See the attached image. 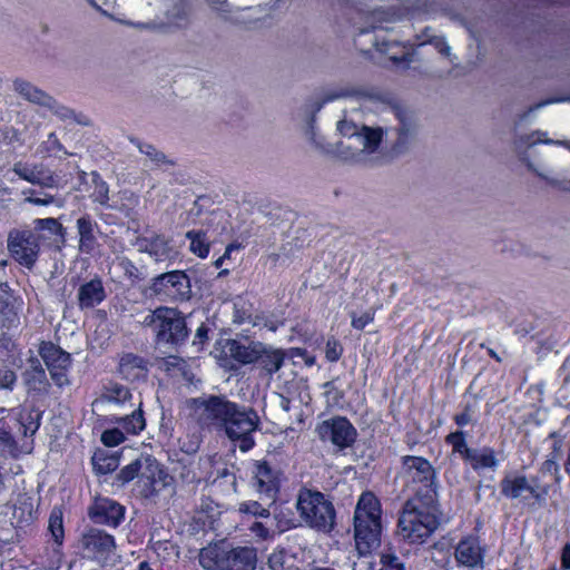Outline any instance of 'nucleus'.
Here are the masks:
<instances>
[{
	"label": "nucleus",
	"instance_id": "680f3d73",
	"mask_svg": "<svg viewBox=\"0 0 570 570\" xmlns=\"http://www.w3.org/2000/svg\"><path fill=\"white\" fill-rule=\"evenodd\" d=\"M444 475L450 487H460L464 481V476L460 474V469L455 465H450Z\"/></svg>",
	"mask_w": 570,
	"mask_h": 570
},
{
	"label": "nucleus",
	"instance_id": "c03bdc74",
	"mask_svg": "<svg viewBox=\"0 0 570 570\" xmlns=\"http://www.w3.org/2000/svg\"><path fill=\"white\" fill-rule=\"evenodd\" d=\"M380 570H405L404 563L396 556L395 551L389 547L381 553Z\"/></svg>",
	"mask_w": 570,
	"mask_h": 570
},
{
	"label": "nucleus",
	"instance_id": "58836bf2",
	"mask_svg": "<svg viewBox=\"0 0 570 570\" xmlns=\"http://www.w3.org/2000/svg\"><path fill=\"white\" fill-rule=\"evenodd\" d=\"M140 405L141 402L138 403V407H140ZM117 422L129 434H137L145 428V419L140 409L132 411L130 415L119 417Z\"/></svg>",
	"mask_w": 570,
	"mask_h": 570
},
{
	"label": "nucleus",
	"instance_id": "39448f33",
	"mask_svg": "<svg viewBox=\"0 0 570 570\" xmlns=\"http://www.w3.org/2000/svg\"><path fill=\"white\" fill-rule=\"evenodd\" d=\"M358 110H363L362 119H370V125L373 127L383 128V136L389 131L395 134V139L392 142V149L396 153H402L407 149L410 144L415 139L417 132V124L414 115L403 108L385 106L382 111V120L384 122H393L390 126H381L373 121V117L366 114L370 108L363 105Z\"/></svg>",
	"mask_w": 570,
	"mask_h": 570
},
{
	"label": "nucleus",
	"instance_id": "c85d7f7f",
	"mask_svg": "<svg viewBox=\"0 0 570 570\" xmlns=\"http://www.w3.org/2000/svg\"><path fill=\"white\" fill-rule=\"evenodd\" d=\"M36 520L33 500L27 494L18 495L12 505L11 524L16 528L30 525Z\"/></svg>",
	"mask_w": 570,
	"mask_h": 570
},
{
	"label": "nucleus",
	"instance_id": "e2e57ef3",
	"mask_svg": "<svg viewBox=\"0 0 570 570\" xmlns=\"http://www.w3.org/2000/svg\"><path fill=\"white\" fill-rule=\"evenodd\" d=\"M238 7H233L227 0L223 2L219 7H217L214 11L218 14V17L225 21L230 23L233 20V14Z\"/></svg>",
	"mask_w": 570,
	"mask_h": 570
},
{
	"label": "nucleus",
	"instance_id": "6e6d98bb",
	"mask_svg": "<svg viewBox=\"0 0 570 570\" xmlns=\"http://www.w3.org/2000/svg\"><path fill=\"white\" fill-rule=\"evenodd\" d=\"M137 147L139 151L149 158V160L156 165L168 163L164 153L156 149L153 145L138 142Z\"/></svg>",
	"mask_w": 570,
	"mask_h": 570
},
{
	"label": "nucleus",
	"instance_id": "8fccbe9b",
	"mask_svg": "<svg viewBox=\"0 0 570 570\" xmlns=\"http://www.w3.org/2000/svg\"><path fill=\"white\" fill-rule=\"evenodd\" d=\"M92 181L95 184L92 199L101 205H107L109 200L108 185L100 178V176L97 173L92 174Z\"/></svg>",
	"mask_w": 570,
	"mask_h": 570
},
{
	"label": "nucleus",
	"instance_id": "9b49d317",
	"mask_svg": "<svg viewBox=\"0 0 570 570\" xmlns=\"http://www.w3.org/2000/svg\"><path fill=\"white\" fill-rule=\"evenodd\" d=\"M253 485L268 505L275 502L279 490L281 472L266 461H256L253 466Z\"/></svg>",
	"mask_w": 570,
	"mask_h": 570
},
{
	"label": "nucleus",
	"instance_id": "4c0bfd02",
	"mask_svg": "<svg viewBox=\"0 0 570 570\" xmlns=\"http://www.w3.org/2000/svg\"><path fill=\"white\" fill-rule=\"evenodd\" d=\"M101 400L115 404H125L130 402L131 394L126 386L119 383H109L105 386Z\"/></svg>",
	"mask_w": 570,
	"mask_h": 570
},
{
	"label": "nucleus",
	"instance_id": "69168bd1",
	"mask_svg": "<svg viewBox=\"0 0 570 570\" xmlns=\"http://www.w3.org/2000/svg\"><path fill=\"white\" fill-rule=\"evenodd\" d=\"M540 471L543 473V474H551L554 476V480L556 482H559L560 481V476H559V465L557 463L556 460L553 459H547L542 465H541V469Z\"/></svg>",
	"mask_w": 570,
	"mask_h": 570
},
{
	"label": "nucleus",
	"instance_id": "f8f14e48",
	"mask_svg": "<svg viewBox=\"0 0 570 570\" xmlns=\"http://www.w3.org/2000/svg\"><path fill=\"white\" fill-rule=\"evenodd\" d=\"M39 354L45 361L55 383L58 386L68 384L67 371L71 364L70 354L51 342H41Z\"/></svg>",
	"mask_w": 570,
	"mask_h": 570
},
{
	"label": "nucleus",
	"instance_id": "4468645a",
	"mask_svg": "<svg viewBox=\"0 0 570 570\" xmlns=\"http://www.w3.org/2000/svg\"><path fill=\"white\" fill-rule=\"evenodd\" d=\"M501 493L509 499L523 498L529 493L534 500L542 502L549 493L548 485H540L537 479L530 482L524 475H507L500 483Z\"/></svg>",
	"mask_w": 570,
	"mask_h": 570
},
{
	"label": "nucleus",
	"instance_id": "f03ea898",
	"mask_svg": "<svg viewBox=\"0 0 570 570\" xmlns=\"http://www.w3.org/2000/svg\"><path fill=\"white\" fill-rule=\"evenodd\" d=\"M539 144H558L570 148V142L552 140L546 131L535 129L528 132H514L511 150L520 165L548 187L570 193V155L550 151L544 154L543 158L537 159L532 148Z\"/></svg>",
	"mask_w": 570,
	"mask_h": 570
},
{
	"label": "nucleus",
	"instance_id": "1a4fd4ad",
	"mask_svg": "<svg viewBox=\"0 0 570 570\" xmlns=\"http://www.w3.org/2000/svg\"><path fill=\"white\" fill-rule=\"evenodd\" d=\"M151 291L163 299L185 302L191 297L190 279L183 271L156 276L153 279Z\"/></svg>",
	"mask_w": 570,
	"mask_h": 570
},
{
	"label": "nucleus",
	"instance_id": "7c9ffc66",
	"mask_svg": "<svg viewBox=\"0 0 570 570\" xmlns=\"http://www.w3.org/2000/svg\"><path fill=\"white\" fill-rule=\"evenodd\" d=\"M256 550L250 547H238L228 551L226 570H255Z\"/></svg>",
	"mask_w": 570,
	"mask_h": 570
},
{
	"label": "nucleus",
	"instance_id": "774afa93",
	"mask_svg": "<svg viewBox=\"0 0 570 570\" xmlns=\"http://www.w3.org/2000/svg\"><path fill=\"white\" fill-rule=\"evenodd\" d=\"M438 35L433 31L432 28L426 27L424 30H422L417 36V46H425L430 45V39L435 38Z\"/></svg>",
	"mask_w": 570,
	"mask_h": 570
},
{
	"label": "nucleus",
	"instance_id": "f257e3e1",
	"mask_svg": "<svg viewBox=\"0 0 570 570\" xmlns=\"http://www.w3.org/2000/svg\"><path fill=\"white\" fill-rule=\"evenodd\" d=\"M363 110L345 111L337 121L336 129L341 140L335 145L325 144L317 134L314 120L307 124L305 137L320 153L335 157L344 163L368 165L374 159L383 140V128L371 126L370 119H362Z\"/></svg>",
	"mask_w": 570,
	"mask_h": 570
},
{
	"label": "nucleus",
	"instance_id": "de8ad7c7",
	"mask_svg": "<svg viewBox=\"0 0 570 570\" xmlns=\"http://www.w3.org/2000/svg\"><path fill=\"white\" fill-rule=\"evenodd\" d=\"M43 108H47L50 110L55 116L62 120H70L75 119L76 115L73 110L70 108L59 104L52 96L49 97L48 101L43 106Z\"/></svg>",
	"mask_w": 570,
	"mask_h": 570
},
{
	"label": "nucleus",
	"instance_id": "aec40b11",
	"mask_svg": "<svg viewBox=\"0 0 570 570\" xmlns=\"http://www.w3.org/2000/svg\"><path fill=\"white\" fill-rule=\"evenodd\" d=\"M141 463L144 465L140 472V480H146L145 495L158 492L170 484L171 478L160 468L156 460L146 456Z\"/></svg>",
	"mask_w": 570,
	"mask_h": 570
},
{
	"label": "nucleus",
	"instance_id": "2eb2a0df",
	"mask_svg": "<svg viewBox=\"0 0 570 570\" xmlns=\"http://www.w3.org/2000/svg\"><path fill=\"white\" fill-rule=\"evenodd\" d=\"M403 471L409 480L435 492V471L431 463L421 456H404Z\"/></svg>",
	"mask_w": 570,
	"mask_h": 570
},
{
	"label": "nucleus",
	"instance_id": "c756f323",
	"mask_svg": "<svg viewBox=\"0 0 570 570\" xmlns=\"http://www.w3.org/2000/svg\"><path fill=\"white\" fill-rule=\"evenodd\" d=\"M106 297L101 279L94 278L82 284L78 289V303L80 308H92Z\"/></svg>",
	"mask_w": 570,
	"mask_h": 570
},
{
	"label": "nucleus",
	"instance_id": "412c9836",
	"mask_svg": "<svg viewBox=\"0 0 570 570\" xmlns=\"http://www.w3.org/2000/svg\"><path fill=\"white\" fill-rule=\"evenodd\" d=\"M19 308L20 303L8 283H0V327L18 326Z\"/></svg>",
	"mask_w": 570,
	"mask_h": 570
},
{
	"label": "nucleus",
	"instance_id": "6ab92c4d",
	"mask_svg": "<svg viewBox=\"0 0 570 570\" xmlns=\"http://www.w3.org/2000/svg\"><path fill=\"white\" fill-rule=\"evenodd\" d=\"M12 171L21 179L40 186L41 188H53L58 186V178L53 173L45 169L42 166H29L22 161L13 165Z\"/></svg>",
	"mask_w": 570,
	"mask_h": 570
},
{
	"label": "nucleus",
	"instance_id": "bb28decb",
	"mask_svg": "<svg viewBox=\"0 0 570 570\" xmlns=\"http://www.w3.org/2000/svg\"><path fill=\"white\" fill-rule=\"evenodd\" d=\"M266 20L265 10L261 7L237 8L233 14L232 24L245 30H256L261 28Z\"/></svg>",
	"mask_w": 570,
	"mask_h": 570
},
{
	"label": "nucleus",
	"instance_id": "dca6fc26",
	"mask_svg": "<svg viewBox=\"0 0 570 570\" xmlns=\"http://www.w3.org/2000/svg\"><path fill=\"white\" fill-rule=\"evenodd\" d=\"M136 246L139 252L147 253L157 263L171 262L177 257L170 240L163 235L138 237Z\"/></svg>",
	"mask_w": 570,
	"mask_h": 570
},
{
	"label": "nucleus",
	"instance_id": "13d9d810",
	"mask_svg": "<svg viewBox=\"0 0 570 570\" xmlns=\"http://www.w3.org/2000/svg\"><path fill=\"white\" fill-rule=\"evenodd\" d=\"M250 316H252L250 307L246 302L239 299L238 302L234 303V322L235 323H238V324L245 323L246 321L250 320Z\"/></svg>",
	"mask_w": 570,
	"mask_h": 570
},
{
	"label": "nucleus",
	"instance_id": "052dcab7",
	"mask_svg": "<svg viewBox=\"0 0 570 570\" xmlns=\"http://www.w3.org/2000/svg\"><path fill=\"white\" fill-rule=\"evenodd\" d=\"M343 352L342 345L336 340H328L325 347V355L330 362H336Z\"/></svg>",
	"mask_w": 570,
	"mask_h": 570
},
{
	"label": "nucleus",
	"instance_id": "e433bc0d",
	"mask_svg": "<svg viewBox=\"0 0 570 570\" xmlns=\"http://www.w3.org/2000/svg\"><path fill=\"white\" fill-rule=\"evenodd\" d=\"M18 422L23 436H32L40 426V412L33 409H23L19 413Z\"/></svg>",
	"mask_w": 570,
	"mask_h": 570
},
{
	"label": "nucleus",
	"instance_id": "5fc2aeb1",
	"mask_svg": "<svg viewBox=\"0 0 570 570\" xmlns=\"http://www.w3.org/2000/svg\"><path fill=\"white\" fill-rule=\"evenodd\" d=\"M35 225L37 229L40 230H49L53 235L65 236V228L56 218H38L35 220Z\"/></svg>",
	"mask_w": 570,
	"mask_h": 570
},
{
	"label": "nucleus",
	"instance_id": "a19ab883",
	"mask_svg": "<svg viewBox=\"0 0 570 570\" xmlns=\"http://www.w3.org/2000/svg\"><path fill=\"white\" fill-rule=\"evenodd\" d=\"M92 465L97 473L107 474L118 468L119 461L116 456L107 455L105 452L100 451L94 454Z\"/></svg>",
	"mask_w": 570,
	"mask_h": 570
},
{
	"label": "nucleus",
	"instance_id": "3c124183",
	"mask_svg": "<svg viewBox=\"0 0 570 570\" xmlns=\"http://www.w3.org/2000/svg\"><path fill=\"white\" fill-rule=\"evenodd\" d=\"M562 101H570V97H553V98L543 99L539 102H535V104L529 106L527 109H524L522 112H520L518 115V118L520 121H523V120L528 119L537 110H539L548 105L562 102Z\"/></svg>",
	"mask_w": 570,
	"mask_h": 570
},
{
	"label": "nucleus",
	"instance_id": "79ce46f5",
	"mask_svg": "<svg viewBox=\"0 0 570 570\" xmlns=\"http://www.w3.org/2000/svg\"><path fill=\"white\" fill-rule=\"evenodd\" d=\"M379 51L386 53L391 61L394 63L406 62L410 63L413 61V53L402 52L401 56H397V52L394 51L395 48H399L400 45L395 41H382L375 43Z\"/></svg>",
	"mask_w": 570,
	"mask_h": 570
},
{
	"label": "nucleus",
	"instance_id": "5701e85b",
	"mask_svg": "<svg viewBox=\"0 0 570 570\" xmlns=\"http://www.w3.org/2000/svg\"><path fill=\"white\" fill-rule=\"evenodd\" d=\"M456 561L468 568L483 566V552L475 538L461 540L455 549Z\"/></svg>",
	"mask_w": 570,
	"mask_h": 570
},
{
	"label": "nucleus",
	"instance_id": "b1692460",
	"mask_svg": "<svg viewBox=\"0 0 570 570\" xmlns=\"http://www.w3.org/2000/svg\"><path fill=\"white\" fill-rule=\"evenodd\" d=\"M27 364L28 366L22 377L28 391L38 393L48 392L49 382L41 362L36 356H31L28 358Z\"/></svg>",
	"mask_w": 570,
	"mask_h": 570
},
{
	"label": "nucleus",
	"instance_id": "f704fd0d",
	"mask_svg": "<svg viewBox=\"0 0 570 570\" xmlns=\"http://www.w3.org/2000/svg\"><path fill=\"white\" fill-rule=\"evenodd\" d=\"M272 404L278 412L281 419L291 421L294 416L298 422H302V414L299 413V405L293 404L292 400L283 394L274 393L272 396Z\"/></svg>",
	"mask_w": 570,
	"mask_h": 570
},
{
	"label": "nucleus",
	"instance_id": "4d7b16f0",
	"mask_svg": "<svg viewBox=\"0 0 570 570\" xmlns=\"http://www.w3.org/2000/svg\"><path fill=\"white\" fill-rule=\"evenodd\" d=\"M125 441V434L119 429L106 430L101 434V442L107 446H116Z\"/></svg>",
	"mask_w": 570,
	"mask_h": 570
},
{
	"label": "nucleus",
	"instance_id": "2f4dec72",
	"mask_svg": "<svg viewBox=\"0 0 570 570\" xmlns=\"http://www.w3.org/2000/svg\"><path fill=\"white\" fill-rule=\"evenodd\" d=\"M465 461L474 471L484 469L495 471L499 466V460L497 458L495 451L489 446L472 448V450L468 452Z\"/></svg>",
	"mask_w": 570,
	"mask_h": 570
},
{
	"label": "nucleus",
	"instance_id": "9d476101",
	"mask_svg": "<svg viewBox=\"0 0 570 570\" xmlns=\"http://www.w3.org/2000/svg\"><path fill=\"white\" fill-rule=\"evenodd\" d=\"M8 249L21 265L31 268L39 254L38 237L30 230H11L8 236Z\"/></svg>",
	"mask_w": 570,
	"mask_h": 570
},
{
	"label": "nucleus",
	"instance_id": "603ef678",
	"mask_svg": "<svg viewBox=\"0 0 570 570\" xmlns=\"http://www.w3.org/2000/svg\"><path fill=\"white\" fill-rule=\"evenodd\" d=\"M18 376L8 366L0 367V391L12 392L17 386Z\"/></svg>",
	"mask_w": 570,
	"mask_h": 570
},
{
	"label": "nucleus",
	"instance_id": "0e129e2a",
	"mask_svg": "<svg viewBox=\"0 0 570 570\" xmlns=\"http://www.w3.org/2000/svg\"><path fill=\"white\" fill-rule=\"evenodd\" d=\"M286 562V554L283 550L274 551L268 558V566L272 570H283Z\"/></svg>",
	"mask_w": 570,
	"mask_h": 570
},
{
	"label": "nucleus",
	"instance_id": "a878e982",
	"mask_svg": "<svg viewBox=\"0 0 570 570\" xmlns=\"http://www.w3.org/2000/svg\"><path fill=\"white\" fill-rule=\"evenodd\" d=\"M13 91L26 101L43 107L50 95L29 80L17 77L12 80Z\"/></svg>",
	"mask_w": 570,
	"mask_h": 570
},
{
	"label": "nucleus",
	"instance_id": "ea45409f",
	"mask_svg": "<svg viewBox=\"0 0 570 570\" xmlns=\"http://www.w3.org/2000/svg\"><path fill=\"white\" fill-rule=\"evenodd\" d=\"M186 237L190 240V250L197 256L204 258L209 253V240L202 230H189Z\"/></svg>",
	"mask_w": 570,
	"mask_h": 570
},
{
	"label": "nucleus",
	"instance_id": "864d4df0",
	"mask_svg": "<svg viewBox=\"0 0 570 570\" xmlns=\"http://www.w3.org/2000/svg\"><path fill=\"white\" fill-rule=\"evenodd\" d=\"M446 442L452 445L453 452L461 454L464 460L468 456V452L472 450V448L468 446L462 432L450 433L446 436Z\"/></svg>",
	"mask_w": 570,
	"mask_h": 570
},
{
	"label": "nucleus",
	"instance_id": "a211bd4d",
	"mask_svg": "<svg viewBox=\"0 0 570 570\" xmlns=\"http://www.w3.org/2000/svg\"><path fill=\"white\" fill-rule=\"evenodd\" d=\"M89 515L96 523L117 527L124 518V507L114 500L100 498L90 508Z\"/></svg>",
	"mask_w": 570,
	"mask_h": 570
},
{
	"label": "nucleus",
	"instance_id": "338daca9",
	"mask_svg": "<svg viewBox=\"0 0 570 570\" xmlns=\"http://www.w3.org/2000/svg\"><path fill=\"white\" fill-rule=\"evenodd\" d=\"M13 445V439L10 432L4 428V424L0 422V450L4 451L11 449Z\"/></svg>",
	"mask_w": 570,
	"mask_h": 570
},
{
	"label": "nucleus",
	"instance_id": "cd10ccee",
	"mask_svg": "<svg viewBox=\"0 0 570 570\" xmlns=\"http://www.w3.org/2000/svg\"><path fill=\"white\" fill-rule=\"evenodd\" d=\"M119 372L131 382L144 380L148 373V363L142 357L128 353L120 358Z\"/></svg>",
	"mask_w": 570,
	"mask_h": 570
},
{
	"label": "nucleus",
	"instance_id": "09e8293b",
	"mask_svg": "<svg viewBox=\"0 0 570 570\" xmlns=\"http://www.w3.org/2000/svg\"><path fill=\"white\" fill-rule=\"evenodd\" d=\"M267 507H264V503H261L258 501H246L242 502L238 505V511L242 513L252 514L254 517H262V518H268L269 517V509Z\"/></svg>",
	"mask_w": 570,
	"mask_h": 570
},
{
	"label": "nucleus",
	"instance_id": "7ed1b4c3",
	"mask_svg": "<svg viewBox=\"0 0 570 570\" xmlns=\"http://www.w3.org/2000/svg\"><path fill=\"white\" fill-rule=\"evenodd\" d=\"M191 404L194 416L202 426L224 430L230 441L238 442L243 452L254 446L252 434L259 425V416L254 410L217 395L194 399Z\"/></svg>",
	"mask_w": 570,
	"mask_h": 570
},
{
	"label": "nucleus",
	"instance_id": "c9c22d12",
	"mask_svg": "<svg viewBox=\"0 0 570 570\" xmlns=\"http://www.w3.org/2000/svg\"><path fill=\"white\" fill-rule=\"evenodd\" d=\"M22 195L24 196V203L35 206L56 205L58 208H62L65 205V200L62 198L45 191H37L31 188L22 190Z\"/></svg>",
	"mask_w": 570,
	"mask_h": 570
},
{
	"label": "nucleus",
	"instance_id": "20e7f679",
	"mask_svg": "<svg viewBox=\"0 0 570 570\" xmlns=\"http://www.w3.org/2000/svg\"><path fill=\"white\" fill-rule=\"evenodd\" d=\"M381 504L372 492H364L354 512L355 546L361 556L376 549L381 542Z\"/></svg>",
	"mask_w": 570,
	"mask_h": 570
},
{
	"label": "nucleus",
	"instance_id": "ddd939ff",
	"mask_svg": "<svg viewBox=\"0 0 570 570\" xmlns=\"http://www.w3.org/2000/svg\"><path fill=\"white\" fill-rule=\"evenodd\" d=\"M316 433L323 441H330L340 449L352 445L356 438V430L345 417H333L320 423Z\"/></svg>",
	"mask_w": 570,
	"mask_h": 570
},
{
	"label": "nucleus",
	"instance_id": "72a5a7b5",
	"mask_svg": "<svg viewBox=\"0 0 570 570\" xmlns=\"http://www.w3.org/2000/svg\"><path fill=\"white\" fill-rule=\"evenodd\" d=\"M95 223L87 216L77 220L79 235V250L85 254H91L97 247V239L94 233Z\"/></svg>",
	"mask_w": 570,
	"mask_h": 570
},
{
	"label": "nucleus",
	"instance_id": "423d86ee",
	"mask_svg": "<svg viewBox=\"0 0 570 570\" xmlns=\"http://www.w3.org/2000/svg\"><path fill=\"white\" fill-rule=\"evenodd\" d=\"M296 509L307 527L325 533L333 530L336 517L335 509L323 493L311 490L299 491Z\"/></svg>",
	"mask_w": 570,
	"mask_h": 570
},
{
	"label": "nucleus",
	"instance_id": "0eeeda50",
	"mask_svg": "<svg viewBox=\"0 0 570 570\" xmlns=\"http://www.w3.org/2000/svg\"><path fill=\"white\" fill-rule=\"evenodd\" d=\"M436 528V519L417 500H407L404 503L399 519V531L403 539L412 543H421Z\"/></svg>",
	"mask_w": 570,
	"mask_h": 570
},
{
	"label": "nucleus",
	"instance_id": "473e14b6",
	"mask_svg": "<svg viewBox=\"0 0 570 570\" xmlns=\"http://www.w3.org/2000/svg\"><path fill=\"white\" fill-rule=\"evenodd\" d=\"M228 551L219 547H207L199 552V564L206 570H226Z\"/></svg>",
	"mask_w": 570,
	"mask_h": 570
},
{
	"label": "nucleus",
	"instance_id": "6e6552de",
	"mask_svg": "<svg viewBox=\"0 0 570 570\" xmlns=\"http://www.w3.org/2000/svg\"><path fill=\"white\" fill-rule=\"evenodd\" d=\"M142 324L151 327L160 343L178 345L188 336L185 318L169 307H158L145 316Z\"/></svg>",
	"mask_w": 570,
	"mask_h": 570
},
{
	"label": "nucleus",
	"instance_id": "bf43d9fd",
	"mask_svg": "<svg viewBox=\"0 0 570 570\" xmlns=\"http://www.w3.org/2000/svg\"><path fill=\"white\" fill-rule=\"evenodd\" d=\"M375 312L373 309L364 312L362 315L356 316L355 313L351 314L352 322L351 325L355 330H363L366 325L373 322Z\"/></svg>",
	"mask_w": 570,
	"mask_h": 570
},
{
	"label": "nucleus",
	"instance_id": "37998d69",
	"mask_svg": "<svg viewBox=\"0 0 570 570\" xmlns=\"http://www.w3.org/2000/svg\"><path fill=\"white\" fill-rule=\"evenodd\" d=\"M48 529H49L55 542L58 546H60L62 543V540L65 537V531H63L62 511L59 508H55L51 511Z\"/></svg>",
	"mask_w": 570,
	"mask_h": 570
},
{
	"label": "nucleus",
	"instance_id": "f3484780",
	"mask_svg": "<svg viewBox=\"0 0 570 570\" xmlns=\"http://www.w3.org/2000/svg\"><path fill=\"white\" fill-rule=\"evenodd\" d=\"M367 97H371V92L363 86L352 83L337 85L325 89L320 98L312 104V109L316 112L321 110L325 104L337 99Z\"/></svg>",
	"mask_w": 570,
	"mask_h": 570
},
{
	"label": "nucleus",
	"instance_id": "393cba45",
	"mask_svg": "<svg viewBox=\"0 0 570 570\" xmlns=\"http://www.w3.org/2000/svg\"><path fill=\"white\" fill-rule=\"evenodd\" d=\"M284 361L285 352L283 350L262 344L256 364H258L259 368L266 376L272 377L273 374L281 370Z\"/></svg>",
	"mask_w": 570,
	"mask_h": 570
},
{
	"label": "nucleus",
	"instance_id": "4be33fe9",
	"mask_svg": "<svg viewBox=\"0 0 570 570\" xmlns=\"http://www.w3.org/2000/svg\"><path fill=\"white\" fill-rule=\"evenodd\" d=\"M262 344L259 342L245 344L236 340H227L224 344V353L240 364H253L257 361Z\"/></svg>",
	"mask_w": 570,
	"mask_h": 570
},
{
	"label": "nucleus",
	"instance_id": "49530a36",
	"mask_svg": "<svg viewBox=\"0 0 570 570\" xmlns=\"http://www.w3.org/2000/svg\"><path fill=\"white\" fill-rule=\"evenodd\" d=\"M144 458H139L131 462L130 464L126 465L120 470V472L117 475V479L121 481L122 483H128L131 480H134L136 476L140 478V472L142 471V463L141 461Z\"/></svg>",
	"mask_w": 570,
	"mask_h": 570
},
{
	"label": "nucleus",
	"instance_id": "a18cd8bd",
	"mask_svg": "<svg viewBox=\"0 0 570 570\" xmlns=\"http://www.w3.org/2000/svg\"><path fill=\"white\" fill-rule=\"evenodd\" d=\"M429 41L442 58L446 59L450 63H454L456 56L452 53V48L444 36L438 35Z\"/></svg>",
	"mask_w": 570,
	"mask_h": 570
}]
</instances>
